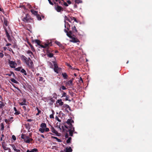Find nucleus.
<instances>
[{"instance_id": "f257e3e1", "label": "nucleus", "mask_w": 152, "mask_h": 152, "mask_svg": "<svg viewBox=\"0 0 152 152\" xmlns=\"http://www.w3.org/2000/svg\"><path fill=\"white\" fill-rule=\"evenodd\" d=\"M20 58L22 61L25 62L29 69H32L34 71L33 69H34V65L30 58L29 57L27 58L23 55H21L20 56Z\"/></svg>"}, {"instance_id": "f03ea898", "label": "nucleus", "mask_w": 152, "mask_h": 152, "mask_svg": "<svg viewBox=\"0 0 152 152\" xmlns=\"http://www.w3.org/2000/svg\"><path fill=\"white\" fill-rule=\"evenodd\" d=\"M64 126L65 128L67 129L68 130L67 131L69 132V135L71 136H72L73 133L75 132L74 127H68V126L66 125H64Z\"/></svg>"}, {"instance_id": "7ed1b4c3", "label": "nucleus", "mask_w": 152, "mask_h": 152, "mask_svg": "<svg viewBox=\"0 0 152 152\" xmlns=\"http://www.w3.org/2000/svg\"><path fill=\"white\" fill-rule=\"evenodd\" d=\"M31 20V17L28 14H27L26 17L23 18L22 19V20L26 23H28L30 22V20Z\"/></svg>"}, {"instance_id": "20e7f679", "label": "nucleus", "mask_w": 152, "mask_h": 152, "mask_svg": "<svg viewBox=\"0 0 152 152\" xmlns=\"http://www.w3.org/2000/svg\"><path fill=\"white\" fill-rule=\"evenodd\" d=\"M53 65L54 66L53 69L54 72L57 73H58V70L59 69V68L58 67L57 64L54 61H53Z\"/></svg>"}, {"instance_id": "39448f33", "label": "nucleus", "mask_w": 152, "mask_h": 152, "mask_svg": "<svg viewBox=\"0 0 152 152\" xmlns=\"http://www.w3.org/2000/svg\"><path fill=\"white\" fill-rule=\"evenodd\" d=\"M8 63L10 67L12 68H15V65H17L16 63L15 62L9 60Z\"/></svg>"}, {"instance_id": "423d86ee", "label": "nucleus", "mask_w": 152, "mask_h": 152, "mask_svg": "<svg viewBox=\"0 0 152 152\" xmlns=\"http://www.w3.org/2000/svg\"><path fill=\"white\" fill-rule=\"evenodd\" d=\"M74 121L72 119H68L66 122V123L69 125L68 127H73L72 125V123H74Z\"/></svg>"}, {"instance_id": "0eeeda50", "label": "nucleus", "mask_w": 152, "mask_h": 152, "mask_svg": "<svg viewBox=\"0 0 152 152\" xmlns=\"http://www.w3.org/2000/svg\"><path fill=\"white\" fill-rule=\"evenodd\" d=\"M55 8L56 10L58 12H60L61 11H63V8L61 6L58 5H57L56 6H55Z\"/></svg>"}, {"instance_id": "6e6552de", "label": "nucleus", "mask_w": 152, "mask_h": 152, "mask_svg": "<svg viewBox=\"0 0 152 152\" xmlns=\"http://www.w3.org/2000/svg\"><path fill=\"white\" fill-rule=\"evenodd\" d=\"M33 140V139L32 138H30L28 136H27L25 137V138L24 140V142L26 143H30V142Z\"/></svg>"}, {"instance_id": "1a4fd4ad", "label": "nucleus", "mask_w": 152, "mask_h": 152, "mask_svg": "<svg viewBox=\"0 0 152 152\" xmlns=\"http://www.w3.org/2000/svg\"><path fill=\"white\" fill-rule=\"evenodd\" d=\"M71 39V40L70 41L71 42L74 43H77L79 42L80 41L77 38H75L72 37L70 38Z\"/></svg>"}, {"instance_id": "9d476101", "label": "nucleus", "mask_w": 152, "mask_h": 152, "mask_svg": "<svg viewBox=\"0 0 152 152\" xmlns=\"http://www.w3.org/2000/svg\"><path fill=\"white\" fill-rule=\"evenodd\" d=\"M23 101L22 102H19V104L21 105H27V104L26 103L27 102L26 101L25 99H23Z\"/></svg>"}, {"instance_id": "9b49d317", "label": "nucleus", "mask_w": 152, "mask_h": 152, "mask_svg": "<svg viewBox=\"0 0 152 152\" xmlns=\"http://www.w3.org/2000/svg\"><path fill=\"white\" fill-rule=\"evenodd\" d=\"M55 43L60 47H61L62 49H64V47L61 43L57 41H56Z\"/></svg>"}, {"instance_id": "f8f14e48", "label": "nucleus", "mask_w": 152, "mask_h": 152, "mask_svg": "<svg viewBox=\"0 0 152 152\" xmlns=\"http://www.w3.org/2000/svg\"><path fill=\"white\" fill-rule=\"evenodd\" d=\"M65 23V27L68 30H69L70 28V25L69 23L66 22L65 20L64 21Z\"/></svg>"}, {"instance_id": "ddd939ff", "label": "nucleus", "mask_w": 152, "mask_h": 152, "mask_svg": "<svg viewBox=\"0 0 152 152\" xmlns=\"http://www.w3.org/2000/svg\"><path fill=\"white\" fill-rule=\"evenodd\" d=\"M47 53L48 56L50 58H52L53 56V54L52 53L49 52V50L48 49L47 50Z\"/></svg>"}, {"instance_id": "4468645a", "label": "nucleus", "mask_w": 152, "mask_h": 152, "mask_svg": "<svg viewBox=\"0 0 152 152\" xmlns=\"http://www.w3.org/2000/svg\"><path fill=\"white\" fill-rule=\"evenodd\" d=\"M56 104H58L60 106H62L63 105V102L62 101L61 99H59L57 100L56 102Z\"/></svg>"}, {"instance_id": "2eb2a0df", "label": "nucleus", "mask_w": 152, "mask_h": 152, "mask_svg": "<svg viewBox=\"0 0 152 152\" xmlns=\"http://www.w3.org/2000/svg\"><path fill=\"white\" fill-rule=\"evenodd\" d=\"M38 151V150L37 148H34L31 149L30 151L28 149L26 152H37Z\"/></svg>"}, {"instance_id": "dca6fc26", "label": "nucleus", "mask_w": 152, "mask_h": 152, "mask_svg": "<svg viewBox=\"0 0 152 152\" xmlns=\"http://www.w3.org/2000/svg\"><path fill=\"white\" fill-rule=\"evenodd\" d=\"M51 130L52 132L55 134H57L58 133V132L52 126L51 127Z\"/></svg>"}, {"instance_id": "f3484780", "label": "nucleus", "mask_w": 152, "mask_h": 152, "mask_svg": "<svg viewBox=\"0 0 152 152\" xmlns=\"http://www.w3.org/2000/svg\"><path fill=\"white\" fill-rule=\"evenodd\" d=\"M14 110L15 111V113H14V114L16 115H18L20 113V112L19 111H17L16 108L15 107H14Z\"/></svg>"}, {"instance_id": "a211bd4d", "label": "nucleus", "mask_w": 152, "mask_h": 152, "mask_svg": "<svg viewBox=\"0 0 152 152\" xmlns=\"http://www.w3.org/2000/svg\"><path fill=\"white\" fill-rule=\"evenodd\" d=\"M66 84L69 86H73L74 85V84L72 82V81H70V80L66 82Z\"/></svg>"}, {"instance_id": "6ab92c4d", "label": "nucleus", "mask_w": 152, "mask_h": 152, "mask_svg": "<svg viewBox=\"0 0 152 152\" xmlns=\"http://www.w3.org/2000/svg\"><path fill=\"white\" fill-rule=\"evenodd\" d=\"M62 75L63 76V78L65 79H67L68 77V76L67 75L66 73H63L62 74Z\"/></svg>"}, {"instance_id": "aec40b11", "label": "nucleus", "mask_w": 152, "mask_h": 152, "mask_svg": "<svg viewBox=\"0 0 152 152\" xmlns=\"http://www.w3.org/2000/svg\"><path fill=\"white\" fill-rule=\"evenodd\" d=\"M34 42L38 45L40 46V45H41V44H40V42L39 40L38 39H35V40H33L32 41V42Z\"/></svg>"}, {"instance_id": "412c9836", "label": "nucleus", "mask_w": 152, "mask_h": 152, "mask_svg": "<svg viewBox=\"0 0 152 152\" xmlns=\"http://www.w3.org/2000/svg\"><path fill=\"white\" fill-rule=\"evenodd\" d=\"M72 30L73 32L76 33L77 32V31L76 29V27L75 26H74L72 27Z\"/></svg>"}, {"instance_id": "4be33fe9", "label": "nucleus", "mask_w": 152, "mask_h": 152, "mask_svg": "<svg viewBox=\"0 0 152 152\" xmlns=\"http://www.w3.org/2000/svg\"><path fill=\"white\" fill-rule=\"evenodd\" d=\"M3 20H4V25L6 26H8V22L7 21V19L6 18L4 17Z\"/></svg>"}, {"instance_id": "5701e85b", "label": "nucleus", "mask_w": 152, "mask_h": 152, "mask_svg": "<svg viewBox=\"0 0 152 152\" xmlns=\"http://www.w3.org/2000/svg\"><path fill=\"white\" fill-rule=\"evenodd\" d=\"M44 78L42 77H39V82L41 84L43 82H45V80H43Z\"/></svg>"}, {"instance_id": "b1692460", "label": "nucleus", "mask_w": 152, "mask_h": 152, "mask_svg": "<svg viewBox=\"0 0 152 152\" xmlns=\"http://www.w3.org/2000/svg\"><path fill=\"white\" fill-rule=\"evenodd\" d=\"M63 107H65V108H67V109H68L69 110L71 111V108H70V107H69V106L68 105V104H64L63 105Z\"/></svg>"}, {"instance_id": "393cba45", "label": "nucleus", "mask_w": 152, "mask_h": 152, "mask_svg": "<svg viewBox=\"0 0 152 152\" xmlns=\"http://www.w3.org/2000/svg\"><path fill=\"white\" fill-rule=\"evenodd\" d=\"M72 151V150L70 147L66 148V152H71Z\"/></svg>"}, {"instance_id": "a878e982", "label": "nucleus", "mask_w": 152, "mask_h": 152, "mask_svg": "<svg viewBox=\"0 0 152 152\" xmlns=\"http://www.w3.org/2000/svg\"><path fill=\"white\" fill-rule=\"evenodd\" d=\"M51 138L53 139H55L58 142H62V140L61 139H58L56 137L52 136H51Z\"/></svg>"}, {"instance_id": "bb28decb", "label": "nucleus", "mask_w": 152, "mask_h": 152, "mask_svg": "<svg viewBox=\"0 0 152 152\" xmlns=\"http://www.w3.org/2000/svg\"><path fill=\"white\" fill-rule=\"evenodd\" d=\"M31 11L33 14L35 15H37L38 12L37 11H35L34 10L32 9L31 10Z\"/></svg>"}, {"instance_id": "cd10ccee", "label": "nucleus", "mask_w": 152, "mask_h": 152, "mask_svg": "<svg viewBox=\"0 0 152 152\" xmlns=\"http://www.w3.org/2000/svg\"><path fill=\"white\" fill-rule=\"evenodd\" d=\"M5 106L4 102L2 101H0V109H2Z\"/></svg>"}, {"instance_id": "c85d7f7f", "label": "nucleus", "mask_w": 152, "mask_h": 152, "mask_svg": "<svg viewBox=\"0 0 152 152\" xmlns=\"http://www.w3.org/2000/svg\"><path fill=\"white\" fill-rule=\"evenodd\" d=\"M64 20H65L66 21V20L68 21L69 22L72 23V21L70 20V18H69L66 15L64 16Z\"/></svg>"}, {"instance_id": "c756f323", "label": "nucleus", "mask_w": 152, "mask_h": 152, "mask_svg": "<svg viewBox=\"0 0 152 152\" xmlns=\"http://www.w3.org/2000/svg\"><path fill=\"white\" fill-rule=\"evenodd\" d=\"M20 72L23 73L25 75H27L26 70L24 69H22L20 70Z\"/></svg>"}, {"instance_id": "7c9ffc66", "label": "nucleus", "mask_w": 152, "mask_h": 152, "mask_svg": "<svg viewBox=\"0 0 152 152\" xmlns=\"http://www.w3.org/2000/svg\"><path fill=\"white\" fill-rule=\"evenodd\" d=\"M52 42L51 40L48 41L46 43V44L48 45V47L52 46Z\"/></svg>"}, {"instance_id": "2f4dec72", "label": "nucleus", "mask_w": 152, "mask_h": 152, "mask_svg": "<svg viewBox=\"0 0 152 152\" xmlns=\"http://www.w3.org/2000/svg\"><path fill=\"white\" fill-rule=\"evenodd\" d=\"M72 34V32L71 31H70L69 32H68L66 34L67 35L70 37V38L72 36H71V34Z\"/></svg>"}, {"instance_id": "473e14b6", "label": "nucleus", "mask_w": 152, "mask_h": 152, "mask_svg": "<svg viewBox=\"0 0 152 152\" xmlns=\"http://www.w3.org/2000/svg\"><path fill=\"white\" fill-rule=\"evenodd\" d=\"M40 127L42 128H45L46 127V125L45 123H42L40 125Z\"/></svg>"}, {"instance_id": "72a5a7b5", "label": "nucleus", "mask_w": 152, "mask_h": 152, "mask_svg": "<svg viewBox=\"0 0 152 152\" xmlns=\"http://www.w3.org/2000/svg\"><path fill=\"white\" fill-rule=\"evenodd\" d=\"M41 48H45L47 47H48V45L46 44V43H45L44 45H41L40 46Z\"/></svg>"}, {"instance_id": "f704fd0d", "label": "nucleus", "mask_w": 152, "mask_h": 152, "mask_svg": "<svg viewBox=\"0 0 152 152\" xmlns=\"http://www.w3.org/2000/svg\"><path fill=\"white\" fill-rule=\"evenodd\" d=\"M4 143H2V147L5 150H8V148H7L4 145Z\"/></svg>"}, {"instance_id": "c9c22d12", "label": "nucleus", "mask_w": 152, "mask_h": 152, "mask_svg": "<svg viewBox=\"0 0 152 152\" xmlns=\"http://www.w3.org/2000/svg\"><path fill=\"white\" fill-rule=\"evenodd\" d=\"M10 80L12 82L14 83H18V82L17 81H16V80H15V79H14V78H12L10 79Z\"/></svg>"}, {"instance_id": "e433bc0d", "label": "nucleus", "mask_w": 152, "mask_h": 152, "mask_svg": "<svg viewBox=\"0 0 152 152\" xmlns=\"http://www.w3.org/2000/svg\"><path fill=\"white\" fill-rule=\"evenodd\" d=\"M62 89L63 90H64L66 89V88L64 86H62L59 89V90L61 92L62 91H61V89Z\"/></svg>"}, {"instance_id": "4c0bfd02", "label": "nucleus", "mask_w": 152, "mask_h": 152, "mask_svg": "<svg viewBox=\"0 0 152 152\" xmlns=\"http://www.w3.org/2000/svg\"><path fill=\"white\" fill-rule=\"evenodd\" d=\"M39 131H40L41 133H43L45 131V129L43 128H40L39 130Z\"/></svg>"}, {"instance_id": "58836bf2", "label": "nucleus", "mask_w": 152, "mask_h": 152, "mask_svg": "<svg viewBox=\"0 0 152 152\" xmlns=\"http://www.w3.org/2000/svg\"><path fill=\"white\" fill-rule=\"evenodd\" d=\"M71 140L72 138L71 137H69L66 141V143H70L71 142Z\"/></svg>"}, {"instance_id": "ea45409f", "label": "nucleus", "mask_w": 152, "mask_h": 152, "mask_svg": "<svg viewBox=\"0 0 152 152\" xmlns=\"http://www.w3.org/2000/svg\"><path fill=\"white\" fill-rule=\"evenodd\" d=\"M61 92H63V94H62V97H65V96H66V93L64 92L63 91H62Z\"/></svg>"}, {"instance_id": "a19ab883", "label": "nucleus", "mask_w": 152, "mask_h": 152, "mask_svg": "<svg viewBox=\"0 0 152 152\" xmlns=\"http://www.w3.org/2000/svg\"><path fill=\"white\" fill-rule=\"evenodd\" d=\"M26 53H27V54H30L31 55H33V53L30 50H28L27 52H26Z\"/></svg>"}, {"instance_id": "79ce46f5", "label": "nucleus", "mask_w": 152, "mask_h": 152, "mask_svg": "<svg viewBox=\"0 0 152 152\" xmlns=\"http://www.w3.org/2000/svg\"><path fill=\"white\" fill-rule=\"evenodd\" d=\"M36 15L37 18L38 20H42V18L41 17L39 16V15Z\"/></svg>"}, {"instance_id": "37998d69", "label": "nucleus", "mask_w": 152, "mask_h": 152, "mask_svg": "<svg viewBox=\"0 0 152 152\" xmlns=\"http://www.w3.org/2000/svg\"><path fill=\"white\" fill-rule=\"evenodd\" d=\"M65 97H66V98H65L66 100V101H69V102L71 101V100H69L68 99L69 98V95H66V96H65Z\"/></svg>"}, {"instance_id": "c03bdc74", "label": "nucleus", "mask_w": 152, "mask_h": 152, "mask_svg": "<svg viewBox=\"0 0 152 152\" xmlns=\"http://www.w3.org/2000/svg\"><path fill=\"white\" fill-rule=\"evenodd\" d=\"M75 2L77 4H79L82 3V1L81 0H75Z\"/></svg>"}, {"instance_id": "a18cd8bd", "label": "nucleus", "mask_w": 152, "mask_h": 152, "mask_svg": "<svg viewBox=\"0 0 152 152\" xmlns=\"http://www.w3.org/2000/svg\"><path fill=\"white\" fill-rule=\"evenodd\" d=\"M21 69V67H17V68H16L15 69L16 71H20Z\"/></svg>"}, {"instance_id": "49530a36", "label": "nucleus", "mask_w": 152, "mask_h": 152, "mask_svg": "<svg viewBox=\"0 0 152 152\" xmlns=\"http://www.w3.org/2000/svg\"><path fill=\"white\" fill-rule=\"evenodd\" d=\"M27 136L25 135H24V134H22V135H21V137L24 140V139H25V137H26Z\"/></svg>"}, {"instance_id": "de8ad7c7", "label": "nucleus", "mask_w": 152, "mask_h": 152, "mask_svg": "<svg viewBox=\"0 0 152 152\" xmlns=\"http://www.w3.org/2000/svg\"><path fill=\"white\" fill-rule=\"evenodd\" d=\"M5 33H6V35L7 36V37H9V36H10L9 34V33H8L7 31V30L6 29H5Z\"/></svg>"}, {"instance_id": "09e8293b", "label": "nucleus", "mask_w": 152, "mask_h": 152, "mask_svg": "<svg viewBox=\"0 0 152 152\" xmlns=\"http://www.w3.org/2000/svg\"><path fill=\"white\" fill-rule=\"evenodd\" d=\"M67 66L69 67L71 69H75L73 68V67L72 66L69 64H67Z\"/></svg>"}, {"instance_id": "8fccbe9b", "label": "nucleus", "mask_w": 152, "mask_h": 152, "mask_svg": "<svg viewBox=\"0 0 152 152\" xmlns=\"http://www.w3.org/2000/svg\"><path fill=\"white\" fill-rule=\"evenodd\" d=\"M31 48V50L34 52L35 51V49H34V48L33 46L32 45H31V46L30 47Z\"/></svg>"}, {"instance_id": "3c124183", "label": "nucleus", "mask_w": 152, "mask_h": 152, "mask_svg": "<svg viewBox=\"0 0 152 152\" xmlns=\"http://www.w3.org/2000/svg\"><path fill=\"white\" fill-rule=\"evenodd\" d=\"M11 145L12 146L13 149L14 151L16 149L14 145L11 144Z\"/></svg>"}, {"instance_id": "603ef678", "label": "nucleus", "mask_w": 152, "mask_h": 152, "mask_svg": "<svg viewBox=\"0 0 152 152\" xmlns=\"http://www.w3.org/2000/svg\"><path fill=\"white\" fill-rule=\"evenodd\" d=\"M1 130H3L4 129V125L3 123H1Z\"/></svg>"}, {"instance_id": "864d4df0", "label": "nucleus", "mask_w": 152, "mask_h": 152, "mask_svg": "<svg viewBox=\"0 0 152 152\" xmlns=\"http://www.w3.org/2000/svg\"><path fill=\"white\" fill-rule=\"evenodd\" d=\"M55 119L56 120H57L59 122H61V120H60L57 116H56V117H55Z\"/></svg>"}, {"instance_id": "5fc2aeb1", "label": "nucleus", "mask_w": 152, "mask_h": 152, "mask_svg": "<svg viewBox=\"0 0 152 152\" xmlns=\"http://www.w3.org/2000/svg\"><path fill=\"white\" fill-rule=\"evenodd\" d=\"M45 131L46 132H48L49 130V129L48 128H45Z\"/></svg>"}, {"instance_id": "6e6d98bb", "label": "nucleus", "mask_w": 152, "mask_h": 152, "mask_svg": "<svg viewBox=\"0 0 152 152\" xmlns=\"http://www.w3.org/2000/svg\"><path fill=\"white\" fill-rule=\"evenodd\" d=\"M12 139L14 140H16V137L14 135H12Z\"/></svg>"}, {"instance_id": "4d7b16f0", "label": "nucleus", "mask_w": 152, "mask_h": 152, "mask_svg": "<svg viewBox=\"0 0 152 152\" xmlns=\"http://www.w3.org/2000/svg\"><path fill=\"white\" fill-rule=\"evenodd\" d=\"M4 54L2 53H0V57L1 58L4 56Z\"/></svg>"}, {"instance_id": "13d9d810", "label": "nucleus", "mask_w": 152, "mask_h": 152, "mask_svg": "<svg viewBox=\"0 0 152 152\" xmlns=\"http://www.w3.org/2000/svg\"><path fill=\"white\" fill-rule=\"evenodd\" d=\"M50 118H54V115L53 114H51L50 115Z\"/></svg>"}, {"instance_id": "bf43d9fd", "label": "nucleus", "mask_w": 152, "mask_h": 152, "mask_svg": "<svg viewBox=\"0 0 152 152\" xmlns=\"http://www.w3.org/2000/svg\"><path fill=\"white\" fill-rule=\"evenodd\" d=\"M65 137L66 138H68V134L67 133H66L65 134Z\"/></svg>"}, {"instance_id": "052dcab7", "label": "nucleus", "mask_w": 152, "mask_h": 152, "mask_svg": "<svg viewBox=\"0 0 152 152\" xmlns=\"http://www.w3.org/2000/svg\"><path fill=\"white\" fill-rule=\"evenodd\" d=\"M74 18H75L74 17H73L72 16H69V18H70V19H71L70 20L71 21L73 20L74 19Z\"/></svg>"}, {"instance_id": "680f3d73", "label": "nucleus", "mask_w": 152, "mask_h": 152, "mask_svg": "<svg viewBox=\"0 0 152 152\" xmlns=\"http://www.w3.org/2000/svg\"><path fill=\"white\" fill-rule=\"evenodd\" d=\"M41 112V110H39L38 111V113L36 114V115H38L39 113H40Z\"/></svg>"}, {"instance_id": "e2e57ef3", "label": "nucleus", "mask_w": 152, "mask_h": 152, "mask_svg": "<svg viewBox=\"0 0 152 152\" xmlns=\"http://www.w3.org/2000/svg\"><path fill=\"white\" fill-rule=\"evenodd\" d=\"M10 73H11V74H12L13 77H15V75L13 72H10Z\"/></svg>"}, {"instance_id": "0e129e2a", "label": "nucleus", "mask_w": 152, "mask_h": 152, "mask_svg": "<svg viewBox=\"0 0 152 152\" xmlns=\"http://www.w3.org/2000/svg\"><path fill=\"white\" fill-rule=\"evenodd\" d=\"M49 2V3H50V4L51 5H53V3L51 1H50V0H48Z\"/></svg>"}, {"instance_id": "69168bd1", "label": "nucleus", "mask_w": 152, "mask_h": 152, "mask_svg": "<svg viewBox=\"0 0 152 152\" xmlns=\"http://www.w3.org/2000/svg\"><path fill=\"white\" fill-rule=\"evenodd\" d=\"M15 151H16L17 152H20V150L19 149H16Z\"/></svg>"}, {"instance_id": "338daca9", "label": "nucleus", "mask_w": 152, "mask_h": 152, "mask_svg": "<svg viewBox=\"0 0 152 152\" xmlns=\"http://www.w3.org/2000/svg\"><path fill=\"white\" fill-rule=\"evenodd\" d=\"M15 151H16L17 152H20V150L19 149H16Z\"/></svg>"}, {"instance_id": "774afa93", "label": "nucleus", "mask_w": 152, "mask_h": 152, "mask_svg": "<svg viewBox=\"0 0 152 152\" xmlns=\"http://www.w3.org/2000/svg\"><path fill=\"white\" fill-rule=\"evenodd\" d=\"M7 37V38L8 39V40L9 41H11V38L10 36H9V37Z\"/></svg>"}]
</instances>
